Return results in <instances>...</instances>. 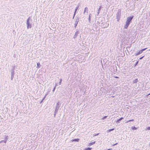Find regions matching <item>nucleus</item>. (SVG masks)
<instances>
[{"instance_id":"nucleus-1","label":"nucleus","mask_w":150,"mask_h":150,"mask_svg":"<svg viewBox=\"0 0 150 150\" xmlns=\"http://www.w3.org/2000/svg\"><path fill=\"white\" fill-rule=\"evenodd\" d=\"M133 17L134 16H131L130 17H127V19L126 21L130 23Z\"/></svg>"},{"instance_id":"nucleus-2","label":"nucleus","mask_w":150,"mask_h":150,"mask_svg":"<svg viewBox=\"0 0 150 150\" xmlns=\"http://www.w3.org/2000/svg\"><path fill=\"white\" fill-rule=\"evenodd\" d=\"M29 18H28V19H27V27L28 28H31V24H30L29 23Z\"/></svg>"},{"instance_id":"nucleus-3","label":"nucleus","mask_w":150,"mask_h":150,"mask_svg":"<svg viewBox=\"0 0 150 150\" xmlns=\"http://www.w3.org/2000/svg\"><path fill=\"white\" fill-rule=\"evenodd\" d=\"M121 15L120 12H118L116 14L117 18V21H118L120 18V16Z\"/></svg>"},{"instance_id":"nucleus-4","label":"nucleus","mask_w":150,"mask_h":150,"mask_svg":"<svg viewBox=\"0 0 150 150\" xmlns=\"http://www.w3.org/2000/svg\"><path fill=\"white\" fill-rule=\"evenodd\" d=\"M95 142H96L95 141H94V142H92L90 143H89V144H88V146H91L92 145L95 144Z\"/></svg>"},{"instance_id":"nucleus-5","label":"nucleus","mask_w":150,"mask_h":150,"mask_svg":"<svg viewBox=\"0 0 150 150\" xmlns=\"http://www.w3.org/2000/svg\"><path fill=\"white\" fill-rule=\"evenodd\" d=\"M79 139H74L72 140L71 141L72 142H79Z\"/></svg>"},{"instance_id":"nucleus-6","label":"nucleus","mask_w":150,"mask_h":150,"mask_svg":"<svg viewBox=\"0 0 150 150\" xmlns=\"http://www.w3.org/2000/svg\"><path fill=\"white\" fill-rule=\"evenodd\" d=\"M138 81V80L137 79H135L133 81V83H136Z\"/></svg>"},{"instance_id":"nucleus-7","label":"nucleus","mask_w":150,"mask_h":150,"mask_svg":"<svg viewBox=\"0 0 150 150\" xmlns=\"http://www.w3.org/2000/svg\"><path fill=\"white\" fill-rule=\"evenodd\" d=\"M78 23V21H76L74 23L75 27H76Z\"/></svg>"},{"instance_id":"nucleus-8","label":"nucleus","mask_w":150,"mask_h":150,"mask_svg":"<svg viewBox=\"0 0 150 150\" xmlns=\"http://www.w3.org/2000/svg\"><path fill=\"white\" fill-rule=\"evenodd\" d=\"M91 14H90L89 15V16H88V21L89 22H90V20H91Z\"/></svg>"},{"instance_id":"nucleus-9","label":"nucleus","mask_w":150,"mask_h":150,"mask_svg":"<svg viewBox=\"0 0 150 150\" xmlns=\"http://www.w3.org/2000/svg\"><path fill=\"white\" fill-rule=\"evenodd\" d=\"M132 129L133 130H135L137 129V128L134 126H133L132 127Z\"/></svg>"},{"instance_id":"nucleus-10","label":"nucleus","mask_w":150,"mask_h":150,"mask_svg":"<svg viewBox=\"0 0 150 150\" xmlns=\"http://www.w3.org/2000/svg\"><path fill=\"white\" fill-rule=\"evenodd\" d=\"M92 149V148H87L85 149V150H91Z\"/></svg>"},{"instance_id":"nucleus-11","label":"nucleus","mask_w":150,"mask_h":150,"mask_svg":"<svg viewBox=\"0 0 150 150\" xmlns=\"http://www.w3.org/2000/svg\"><path fill=\"white\" fill-rule=\"evenodd\" d=\"M114 130V128H112V129H109L108 130V131H107V132H110L111 131H113Z\"/></svg>"},{"instance_id":"nucleus-12","label":"nucleus","mask_w":150,"mask_h":150,"mask_svg":"<svg viewBox=\"0 0 150 150\" xmlns=\"http://www.w3.org/2000/svg\"><path fill=\"white\" fill-rule=\"evenodd\" d=\"M120 120V119H119L116 121V124H118L120 123V121H121V120Z\"/></svg>"},{"instance_id":"nucleus-13","label":"nucleus","mask_w":150,"mask_h":150,"mask_svg":"<svg viewBox=\"0 0 150 150\" xmlns=\"http://www.w3.org/2000/svg\"><path fill=\"white\" fill-rule=\"evenodd\" d=\"M107 117V116H105L104 117H102L101 118V119L102 120H104L105 119H106Z\"/></svg>"},{"instance_id":"nucleus-14","label":"nucleus","mask_w":150,"mask_h":150,"mask_svg":"<svg viewBox=\"0 0 150 150\" xmlns=\"http://www.w3.org/2000/svg\"><path fill=\"white\" fill-rule=\"evenodd\" d=\"M128 26L125 24V25L124 26V28L125 29H127L128 28Z\"/></svg>"},{"instance_id":"nucleus-15","label":"nucleus","mask_w":150,"mask_h":150,"mask_svg":"<svg viewBox=\"0 0 150 150\" xmlns=\"http://www.w3.org/2000/svg\"><path fill=\"white\" fill-rule=\"evenodd\" d=\"M142 51H141V50H140L138 53V55H139L140 54L142 53Z\"/></svg>"},{"instance_id":"nucleus-16","label":"nucleus","mask_w":150,"mask_h":150,"mask_svg":"<svg viewBox=\"0 0 150 150\" xmlns=\"http://www.w3.org/2000/svg\"><path fill=\"white\" fill-rule=\"evenodd\" d=\"M101 6H100V7L99 8H98V11H99V12H100V10H101Z\"/></svg>"},{"instance_id":"nucleus-17","label":"nucleus","mask_w":150,"mask_h":150,"mask_svg":"<svg viewBox=\"0 0 150 150\" xmlns=\"http://www.w3.org/2000/svg\"><path fill=\"white\" fill-rule=\"evenodd\" d=\"M134 120L133 119L129 120H128L127 121V122H130L131 121H133Z\"/></svg>"},{"instance_id":"nucleus-18","label":"nucleus","mask_w":150,"mask_h":150,"mask_svg":"<svg viewBox=\"0 0 150 150\" xmlns=\"http://www.w3.org/2000/svg\"><path fill=\"white\" fill-rule=\"evenodd\" d=\"M130 23H129V22H127V21H126V24L127 25H128V26H129V24H130Z\"/></svg>"},{"instance_id":"nucleus-19","label":"nucleus","mask_w":150,"mask_h":150,"mask_svg":"<svg viewBox=\"0 0 150 150\" xmlns=\"http://www.w3.org/2000/svg\"><path fill=\"white\" fill-rule=\"evenodd\" d=\"M40 63H37V65L38 67H39V66L40 65Z\"/></svg>"},{"instance_id":"nucleus-20","label":"nucleus","mask_w":150,"mask_h":150,"mask_svg":"<svg viewBox=\"0 0 150 150\" xmlns=\"http://www.w3.org/2000/svg\"><path fill=\"white\" fill-rule=\"evenodd\" d=\"M147 48H146L143 49L141 51H142V52L143 51H144L145 50H146L147 49Z\"/></svg>"},{"instance_id":"nucleus-21","label":"nucleus","mask_w":150,"mask_h":150,"mask_svg":"<svg viewBox=\"0 0 150 150\" xmlns=\"http://www.w3.org/2000/svg\"><path fill=\"white\" fill-rule=\"evenodd\" d=\"M62 79H60V82H59V84H61V83L62 82Z\"/></svg>"},{"instance_id":"nucleus-22","label":"nucleus","mask_w":150,"mask_h":150,"mask_svg":"<svg viewBox=\"0 0 150 150\" xmlns=\"http://www.w3.org/2000/svg\"><path fill=\"white\" fill-rule=\"evenodd\" d=\"M123 119H124V118L123 117H121L119 119H120L119 120H120L121 121Z\"/></svg>"},{"instance_id":"nucleus-23","label":"nucleus","mask_w":150,"mask_h":150,"mask_svg":"<svg viewBox=\"0 0 150 150\" xmlns=\"http://www.w3.org/2000/svg\"><path fill=\"white\" fill-rule=\"evenodd\" d=\"M134 54L135 56H137L138 55V53H135Z\"/></svg>"},{"instance_id":"nucleus-24","label":"nucleus","mask_w":150,"mask_h":150,"mask_svg":"<svg viewBox=\"0 0 150 150\" xmlns=\"http://www.w3.org/2000/svg\"><path fill=\"white\" fill-rule=\"evenodd\" d=\"M138 63V61H137L136 62V63L135 64V66H136Z\"/></svg>"},{"instance_id":"nucleus-25","label":"nucleus","mask_w":150,"mask_h":150,"mask_svg":"<svg viewBox=\"0 0 150 150\" xmlns=\"http://www.w3.org/2000/svg\"><path fill=\"white\" fill-rule=\"evenodd\" d=\"M147 129L148 130H150V127H149L147 128Z\"/></svg>"},{"instance_id":"nucleus-26","label":"nucleus","mask_w":150,"mask_h":150,"mask_svg":"<svg viewBox=\"0 0 150 150\" xmlns=\"http://www.w3.org/2000/svg\"><path fill=\"white\" fill-rule=\"evenodd\" d=\"M117 143H116V144H113V146H115V145H117Z\"/></svg>"},{"instance_id":"nucleus-27","label":"nucleus","mask_w":150,"mask_h":150,"mask_svg":"<svg viewBox=\"0 0 150 150\" xmlns=\"http://www.w3.org/2000/svg\"><path fill=\"white\" fill-rule=\"evenodd\" d=\"M144 57V56H143V57H140V58H139V59H142V58H143V57Z\"/></svg>"},{"instance_id":"nucleus-28","label":"nucleus","mask_w":150,"mask_h":150,"mask_svg":"<svg viewBox=\"0 0 150 150\" xmlns=\"http://www.w3.org/2000/svg\"><path fill=\"white\" fill-rule=\"evenodd\" d=\"M85 12H86V10L87 9H88V8H87L86 7V8H85Z\"/></svg>"},{"instance_id":"nucleus-29","label":"nucleus","mask_w":150,"mask_h":150,"mask_svg":"<svg viewBox=\"0 0 150 150\" xmlns=\"http://www.w3.org/2000/svg\"><path fill=\"white\" fill-rule=\"evenodd\" d=\"M100 12H99V11H98V12H97V15H98L99 14Z\"/></svg>"},{"instance_id":"nucleus-30","label":"nucleus","mask_w":150,"mask_h":150,"mask_svg":"<svg viewBox=\"0 0 150 150\" xmlns=\"http://www.w3.org/2000/svg\"><path fill=\"white\" fill-rule=\"evenodd\" d=\"M114 77L115 78H118V77L117 76H115Z\"/></svg>"},{"instance_id":"nucleus-31","label":"nucleus","mask_w":150,"mask_h":150,"mask_svg":"<svg viewBox=\"0 0 150 150\" xmlns=\"http://www.w3.org/2000/svg\"><path fill=\"white\" fill-rule=\"evenodd\" d=\"M99 134V133H98V134H96L95 135V136H97V135H98V134Z\"/></svg>"},{"instance_id":"nucleus-32","label":"nucleus","mask_w":150,"mask_h":150,"mask_svg":"<svg viewBox=\"0 0 150 150\" xmlns=\"http://www.w3.org/2000/svg\"><path fill=\"white\" fill-rule=\"evenodd\" d=\"M55 87L54 88V89H53V91H54V90H55Z\"/></svg>"},{"instance_id":"nucleus-33","label":"nucleus","mask_w":150,"mask_h":150,"mask_svg":"<svg viewBox=\"0 0 150 150\" xmlns=\"http://www.w3.org/2000/svg\"><path fill=\"white\" fill-rule=\"evenodd\" d=\"M150 95V93H149V94L148 95Z\"/></svg>"},{"instance_id":"nucleus-34","label":"nucleus","mask_w":150,"mask_h":150,"mask_svg":"<svg viewBox=\"0 0 150 150\" xmlns=\"http://www.w3.org/2000/svg\"><path fill=\"white\" fill-rule=\"evenodd\" d=\"M149 50L150 51V49Z\"/></svg>"},{"instance_id":"nucleus-35","label":"nucleus","mask_w":150,"mask_h":150,"mask_svg":"<svg viewBox=\"0 0 150 150\" xmlns=\"http://www.w3.org/2000/svg\"><path fill=\"white\" fill-rule=\"evenodd\" d=\"M149 146H150V144H149Z\"/></svg>"}]
</instances>
